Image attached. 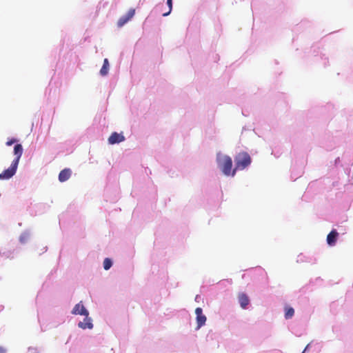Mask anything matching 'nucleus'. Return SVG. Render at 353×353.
I'll return each mask as SVG.
<instances>
[{"instance_id": "obj_1", "label": "nucleus", "mask_w": 353, "mask_h": 353, "mask_svg": "<svg viewBox=\"0 0 353 353\" xmlns=\"http://www.w3.org/2000/svg\"><path fill=\"white\" fill-rule=\"evenodd\" d=\"M23 149L21 144L18 143L14 145L13 152L15 158L12 161L10 166L0 174L1 180L10 179L16 174L19 160L23 154Z\"/></svg>"}, {"instance_id": "obj_2", "label": "nucleus", "mask_w": 353, "mask_h": 353, "mask_svg": "<svg viewBox=\"0 0 353 353\" xmlns=\"http://www.w3.org/2000/svg\"><path fill=\"white\" fill-rule=\"evenodd\" d=\"M216 161L219 168L225 175L232 176L235 175L236 170L234 168L232 170V161L229 156L218 153L216 155Z\"/></svg>"}, {"instance_id": "obj_3", "label": "nucleus", "mask_w": 353, "mask_h": 353, "mask_svg": "<svg viewBox=\"0 0 353 353\" xmlns=\"http://www.w3.org/2000/svg\"><path fill=\"white\" fill-rule=\"evenodd\" d=\"M250 163L251 158L248 153H239L235 158V170H243Z\"/></svg>"}, {"instance_id": "obj_4", "label": "nucleus", "mask_w": 353, "mask_h": 353, "mask_svg": "<svg viewBox=\"0 0 353 353\" xmlns=\"http://www.w3.org/2000/svg\"><path fill=\"white\" fill-rule=\"evenodd\" d=\"M72 314L74 315L88 316L89 312L83 305L82 301H80L74 305L72 310Z\"/></svg>"}, {"instance_id": "obj_5", "label": "nucleus", "mask_w": 353, "mask_h": 353, "mask_svg": "<svg viewBox=\"0 0 353 353\" xmlns=\"http://www.w3.org/2000/svg\"><path fill=\"white\" fill-rule=\"evenodd\" d=\"M135 10L131 8L128 10L126 15L121 17L117 22L118 27L121 28L128 22L134 15Z\"/></svg>"}, {"instance_id": "obj_6", "label": "nucleus", "mask_w": 353, "mask_h": 353, "mask_svg": "<svg viewBox=\"0 0 353 353\" xmlns=\"http://www.w3.org/2000/svg\"><path fill=\"white\" fill-rule=\"evenodd\" d=\"M195 313L196 315L197 328L199 329L205 325L206 316L203 314V310L201 307H197L195 310Z\"/></svg>"}, {"instance_id": "obj_7", "label": "nucleus", "mask_w": 353, "mask_h": 353, "mask_svg": "<svg viewBox=\"0 0 353 353\" xmlns=\"http://www.w3.org/2000/svg\"><path fill=\"white\" fill-rule=\"evenodd\" d=\"M125 140V137L122 133L113 132L108 138L110 144L119 143Z\"/></svg>"}, {"instance_id": "obj_8", "label": "nucleus", "mask_w": 353, "mask_h": 353, "mask_svg": "<svg viewBox=\"0 0 353 353\" xmlns=\"http://www.w3.org/2000/svg\"><path fill=\"white\" fill-rule=\"evenodd\" d=\"M85 319L83 321H80L78 323L79 327L85 330V329H92L93 327V324L92 322V319L88 316H84Z\"/></svg>"}, {"instance_id": "obj_9", "label": "nucleus", "mask_w": 353, "mask_h": 353, "mask_svg": "<svg viewBox=\"0 0 353 353\" xmlns=\"http://www.w3.org/2000/svg\"><path fill=\"white\" fill-rule=\"evenodd\" d=\"M337 236L338 232L336 230H333L332 231H331L327 236V244L330 246L334 245L336 241Z\"/></svg>"}, {"instance_id": "obj_10", "label": "nucleus", "mask_w": 353, "mask_h": 353, "mask_svg": "<svg viewBox=\"0 0 353 353\" xmlns=\"http://www.w3.org/2000/svg\"><path fill=\"white\" fill-rule=\"evenodd\" d=\"M71 170L69 168H65L61 170L59 174V180L61 182L67 181L71 176Z\"/></svg>"}, {"instance_id": "obj_11", "label": "nucleus", "mask_w": 353, "mask_h": 353, "mask_svg": "<svg viewBox=\"0 0 353 353\" xmlns=\"http://www.w3.org/2000/svg\"><path fill=\"white\" fill-rule=\"evenodd\" d=\"M239 301L241 307L243 309H245L250 303V299L248 296L244 293H242L239 295Z\"/></svg>"}, {"instance_id": "obj_12", "label": "nucleus", "mask_w": 353, "mask_h": 353, "mask_svg": "<svg viewBox=\"0 0 353 353\" xmlns=\"http://www.w3.org/2000/svg\"><path fill=\"white\" fill-rule=\"evenodd\" d=\"M109 66H110V65H109V61H108V59H105L103 60V66L100 70V74L102 76H105L108 73Z\"/></svg>"}, {"instance_id": "obj_13", "label": "nucleus", "mask_w": 353, "mask_h": 353, "mask_svg": "<svg viewBox=\"0 0 353 353\" xmlns=\"http://www.w3.org/2000/svg\"><path fill=\"white\" fill-rule=\"evenodd\" d=\"M294 314V310L292 307H286L285 308V318L286 319H291Z\"/></svg>"}, {"instance_id": "obj_14", "label": "nucleus", "mask_w": 353, "mask_h": 353, "mask_svg": "<svg viewBox=\"0 0 353 353\" xmlns=\"http://www.w3.org/2000/svg\"><path fill=\"white\" fill-rule=\"evenodd\" d=\"M30 237V233L28 232H23L20 237H19V241L21 243H25L28 239H29Z\"/></svg>"}, {"instance_id": "obj_15", "label": "nucleus", "mask_w": 353, "mask_h": 353, "mask_svg": "<svg viewBox=\"0 0 353 353\" xmlns=\"http://www.w3.org/2000/svg\"><path fill=\"white\" fill-rule=\"evenodd\" d=\"M112 265V262L111 259H110L108 258L105 259V260L103 261L104 269L108 270L111 268Z\"/></svg>"}, {"instance_id": "obj_16", "label": "nucleus", "mask_w": 353, "mask_h": 353, "mask_svg": "<svg viewBox=\"0 0 353 353\" xmlns=\"http://www.w3.org/2000/svg\"><path fill=\"white\" fill-rule=\"evenodd\" d=\"M167 3L169 6V11L163 14V16H164V17L168 16L170 13L171 10H172V0H167Z\"/></svg>"}, {"instance_id": "obj_17", "label": "nucleus", "mask_w": 353, "mask_h": 353, "mask_svg": "<svg viewBox=\"0 0 353 353\" xmlns=\"http://www.w3.org/2000/svg\"><path fill=\"white\" fill-rule=\"evenodd\" d=\"M17 141V140L16 139H10L9 140H8V141L6 142V145L8 146H10L12 145L13 143H16Z\"/></svg>"}, {"instance_id": "obj_18", "label": "nucleus", "mask_w": 353, "mask_h": 353, "mask_svg": "<svg viewBox=\"0 0 353 353\" xmlns=\"http://www.w3.org/2000/svg\"><path fill=\"white\" fill-rule=\"evenodd\" d=\"M303 257H304V256H303V254H300V255H299V256H298L297 261H298V262H299V261H301V262L304 261V260H303Z\"/></svg>"}, {"instance_id": "obj_19", "label": "nucleus", "mask_w": 353, "mask_h": 353, "mask_svg": "<svg viewBox=\"0 0 353 353\" xmlns=\"http://www.w3.org/2000/svg\"><path fill=\"white\" fill-rule=\"evenodd\" d=\"M312 345V343H309L305 348V350H303V352L302 353H305L306 351H307L309 350V348L311 347Z\"/></svg>"}, {"instance_id": "obj_20", "label": "nucleus", "mask_w": 353, "mask_h": 353, "mask_svg": "<svg viewBox=\"0 0 353 353\" xmlns=\"http://www.w3.org/2000/svg\"><path fill=\"white\" fill-rule=\"evenodd\" d=\"M6 349L3 347L0 346V353H6Z\"/></svg>"}, {"instance_id": "obj_21", "label": "nucleus", "mask_w": 353, "mask_h": 353, "mask_svg": "<svg viewBox=\"0 0 353 353\" xmlns=\"http://www.w3.org/2000/svg\"><path fill=\"white\" fill-rule=\"evenodd\" d=\"M200 299H201V296L199 295H196V297H195V301L196 302H199Z\"/></svg>"}, {"instance_id": "obj_22", "label": "nucleus", "mask_w": 353, "mask_h": 353, "mask_svg": "<svg viewBox=\"0 0 353 353\" xmlns=\"http://www.w3.org/2000/svg\"><path fill=\"white\" fill-rule=\"evenodd\" d=\"M291 178L294 179V180H296V179L298 178V176L295 175V176H293V173H292Z\"/></svg>"}]
</instances>
